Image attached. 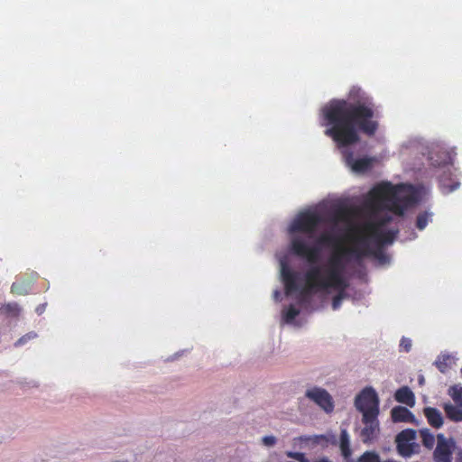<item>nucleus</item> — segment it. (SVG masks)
I'll use <instances>...</instances> for the list:
<instances>
[{"mask_svg":"<svg viewBox=\"0 0 462 462\" xmlns=\"http://www.w3.org/2000/svg\"><path fill=\"white\" fill-rule=\"evenodd\" d=\"M287 457L291 458H294L298 460L299 462H303L305 458V455L300 452H288Z\"/></svg>","mask_w":462,"mask_h":462,"instance_id":"29","label":"nucleus"},{"mask_svg":"<svg viewBox=\"0 0 462 462\" xmlns=\"http://www.w3.org/2000/svg\"><path fill=\"white\" fill-rule=\"evenodd\" d=\"M305 396L315 402L326 413H331L334 411L335 404L330 393L320 387H312L308 389Z\"/></svg>","mask_w":462,"mask_h":462,"instance_id":"8","label":"nucleus"},{"mask_svg":"<svg viewBox=\"0 0 462 462\" xmlns=\"http://www.w3.org/2000/svg\"><path fill=\"white\" fill-rule=\"evenodd\" d=\"M379 397L372 387L363 389L355 399V406L358 411L364 414L379 415Z\"/></svg>","mask_w":462,"mask_h":462,"instance_id":"5","label":"nucleus"},{"mask_svg":"<svg viewBox=\"0 0 462 462\" xmlns=\"http://www.w3.org/2000/svg\"><path fill=\"white\" fill-rule=\"evenodd\" d=\"M424 415L430 426L436 429H439L443 425V417L441 412L433 407L424 408Z\"/></svg>","mask_w":462,"mask_h":462,"instance_id":"15","label":"nucleus"},{"mask_svg":"<svg viewBox=\"0 0 462 462\" xmlns=\"http://www.w3.org/2000/svg\"><path fill=\"white\" fill-rule=\"evenodd\" d=\"M395 400L400 402L412 407L415 404V396L408 386H402L398 389L394 394Z\"/></svg>","mask_w":462,"mask_h":462,"instance_id":"14","label":"nucleus"},{"mask_svg":"<svg viewBox=\"0 0 462 462\" xmlns=\"http://www.w3.org/2000/svg\"><path fill=\"white\" fill-rule=\"evenodd\" d=\"M451 446L443 434L437 436V447L433 456L435 462H451Z\"/></svg>","mask_w":462,"mask_h":462,"instance_id":"11","label":"nucleus"},{"mask_svg":"<svg viewBox=\"0 0 462 462\" xmlns=\"http://www.w3.org/2000/svg\"><path fill=\"white\" fill-rule=\"evenodd\" d=\"M337 243V238L330 233H323L317 239L318 245H334Z\"/></svg>","mask_w":462,"mask_h":462,"instance_id":"23","label":"nucleus"},{"mask_svg":"<svg viewBox=\"0 0 462 462\" xmlns=\"http://www.w3.org/2000/svg\"><path fill=\"white\" fill-rule=\"evenodd\" d=\"M416 439V431L411 429L402 430L396 436V442H411Z\"/></svg>","mask_w":462,"mask_h":462,"instance_id":"21","label":"nucleus"},{"mask_svg":"<svg viewBox=\"0 0 462 462\" xmlns=\"http://www.w3.org/2000/svg\"><path fill=\"white\" fill-rule=\"evenodd\" d=\"M359 462H381L380 456L374 451H365L359 458Z\"/></svg>","mask_w":462,"mask_h":462,"instance_id":"25","label":"nucleus"},{"mask_svg":"<svg viewBox=\"0 0 462 462\" xmlns=\"http://www.w3.org/2000/svg\"><path fill=\"white\" fill-rule=\"evenodd\" d=\"M0 311L10 317H18L21 308L16 302L5 303L0 307Z\"/></svg>","mask_w":462,"mask_h":462,"instance_id":"19","label":"nucleus"},{"mask_svg":"<svg viewBox=\"0 0 462 462\" xmlns=\"http://www.w3.org/2000/svg\"><path fill=\"white\" fill-rule=\"evenodd\" d=\"M262 441L263 445L271 447L276 443V438L273 436H265L263 438Z\"/></svg>","mask_w":462,"mask_h":462,"instance_id":"30","label":"nucleus"},{"mask_svg":"<svg viewBox=\"0 0 462 462\" xmlns=\"http://www.w3.org/2000/svg\"><path fill=\"white\" fill-rule=\"evenodd\" d=\"M429 222V214L427 212L420 213L417 216L416 226L418 229L422 230L426 227Z\"/></svg>","mask_w":462,"mask_h":462,"instance_id":"27","label":"nucleus"},{"mask_svg":"<svg viewBox=\"0 0 462 462\" xmlns=\"http://www.w3.org/2000/svg\"><path fill=\"white\" fill-rule=\"evenodd\" d=\"M323 222L322 217L314 211L300 213L289 227L290 233H304L310 238L313 237L318 226Z\"/></svg>","mask_w":462,"mask_h":462,"instance_id":"4","label":"nucleus"},{"mask_svg":"<svg viewBox=\"0 0 462 462\" xmlns=\"http://www.w3.org/2000/svg\"><path fill=\"white\" fill-rule=\"evenodd\" d=\"M419 200L420 193L412 185L383 182L374 187L365 203L370 212V219L350 228V239L354 245L339 246L329 258L328 268L344 273V260L347 256L353 257L356 262L367 256L380 258L383 255V246L393 244L398 231H383L382 227L393 218L389 215L379 217L378 213L385 209L397 216H402L408 207L418 203Z\"/></svg>","mask_w":462,"mask_h":462,"instance_id":"1","label":"nucleus"},{"mask_svg":"<svg viewBox=\"0 0 462 462\" xmlns=\"http://www.w3.org/2000/svg\"><path fill=\"white\" fill-rule=\"evenodd\" d=\"M344 273L327 268L326 276H321V268L311 266L305 273V280L310 290L326 291L328 289L346 290L348 287Z\"/></svg>","mask_w":462,"mask_h":462,"instance_id":"3","label":"nucleus"},{"mask_svg":"<svg viewBox=\"0 0 462 462\" xmlns=\"http://www.w3.org/2000/svg\"><path fill=\"white\" fill-rule=\"evenodd\" d=\"M46 305H47L46 303H42V304H40L39 306H37L35 309L36 313L38 315H42L45 311Z\"/></svg>","mask_w":462,"mask_h":462,"instance_id":"31","label":"nucleus"},{"mask_svg":"<svg viewBox=\"0 0 462 462\" xmlns=\"http://www.w3.org/2000/svg\"><path fill=\"white\" fill-rule=\"evenodd\" d=\"M300 314V310L297 309L294 305L291 304L284 311H283V319L287 323L291 322L294 319Z\"/></svg>","mask_w":462,"mask_h":462,"instance_id":"24","label":"nucleus"},{"mask_svg":"<svg viewBox=\"0 0 462 462\" xmlns=\"http://www.w3.org/2000/svg\"><path fill=\"white\" fill-rule=\"evenodd\" d=\"M448 394L457 405H462V386L452 385L448 388Z\"/></svg>","mask_w":462,"mask_h":462,"instance_id":"22","label":"nucleus"},{"mask_svg":"<svg viewBox=\"0 0 462 462\" xmlns=\"http://www.w3.org/2000/svg\"><path fill=\"white\" fill-rule=\"evenodd\" d=\"M327 129L338 148L359 142V133L374 136L379 128V115L373 98L359 88H353L347 99H332L321 109Z\"/></svg>","mask_w":462,"mask_h":462,"instance_id":"2","label":"nucleus"},{"mask_svg":"<svg viewBox=\"0 0 462 462\" xmlns=\"http://www.w3.org/2000/svg\"><path fill=\"white\" fill-rule=\"evenodd\" d=\"M456 361L457 357L454 355L441 353L439 356H438L434 365L440 373L446 374L456 365Z\"/></svg>","mask_w":462,"mask_h":462,"instance_id":"13","label":"nucleus"},{"mask_svg":"<svg viewBox=\"0 0 462 462\" xmlns=\"http://www.w3.org/2000/svg\"><path fill=\"white\" fill-rule=\"evenodd\" d=\"M338 292L332 299V309L337 310L340 308L342 300L346 297V290H337Z\"/></svg>","mask_w":462,"mask_h":462,"instance_id":"26","label":"nucleus"},{"mask_svg":"<svg viewBox=\"0 0 462 462\" xmlns=\"http://www.w3.org/2000/svg\"><path fill=\"white\" fill-rule=\"evenodd\" d=\"M29 339L27 338V337L24 335L22 337H20L15 343H14V346H20L23 344H25Z\"/></svg>","mask_w":462,"mask_h":462,"instance_id":"32","label":"nucleus"},{"mask_svg":"<svg viewBox=\"0 0 462 462\" xmlns=\"http://www.w3.org/2000/svg\"><path fill=\"white\" fill-rule=\"evenodd\" d=\"M291 251L293 254L306 259L311 264L317 263L321 255V249L317 245L310 246L301 236L292 237Z\"/></svg>","mask_w":462,"mask_h":462,"instance_id":"6","label":"nucleus"},{"mask_svg":"<svg viewBox=\"0 0 462 462\" xmlns=\"http://www.w3.org/2000/svg\"><path fill=\"white\" fill-rule=\"evenodd\" d=\"M400 348L407 353L410 352L411 349V340L403 337L400 341Z\"/></svg>","mask_w":462,"mask_h":462,"instance_id":"28","label":"nucleus"},{"mask_svg":"<svg viewBox=\"0 0 462 462\" xmlns=\"http://www.w3.org/2000/svg\"><path fill=\"white\" fill-rule=\"evenodd\" d=\"M420 434L422 445L425 448L431 449L435 444L434 435L430 431L429 429H423V430H420Z\"/></svg>","mask_w":462,"mask_h":462,"instance_id":"20","label":"nucleus"},{"mask_svg":"<svg viewBox=\"0 0 462 462\" xmlns=\"http://www.w3.org/2000/svg\"><path fill=\"white\" fill-rule=\"evenodd\" d=\"M391 417L394 422L415 423L416 420L412 412L406 407L396 406L391 411Z\"/></svg>","mask_w":462,"mask_h":462,"instance_id":"12","label":"nucleus"},{"mask_svg":"<svg viewBox=\"0 0 462 462\" xmlns=\"http://www.w3.org/2000/svg\"><path fill=\"white\" fill-rule=\"evenodd\" d=\"M11 292L14 294H22V291L20 290V286L16 283H13L11 287Z\"/></svg>","mask_w":462,"mask_h":462,"instance_id":"33","label":"nucleus"},{"mask_svg":"<svg viewBox=\"0 0 462 462\" xmlns=\"http://www.w3.org/2000/svg\"><path fill=\"white\" fill-rule=\"evenodd\" d=\"M339 440H340L339 448H340L342 456L345 458L349 457L352 454V451L350 448L349 434H348L346 429H341Z\"/></svg>","mask_w":462,"mask_h":462,"instance_id":"17","label":"nucleus"},{"mask_svg":"<svg viewBox=\"0 0 462 462\" xmlns=\"http://www.w3.org/2000/svg\"><path fill=\"white\" fill-rule=\"evenodd\" d=\"M364 427L360 430L359 437L364 444H371L375 441L380 435V422L378 415L364 414L362 416Z\"/></svg>","mask_w":462,"mask_h":462,"instance_id":"7","label":"nucleus"},{"mask_svg":"<svg viewBox=\"0 0 462 462\" xmlns=\"http://www.w3.org/2000/svg\"><path fill=\"white\" fill-rule=\"evenodd\" d=\"M314 462H331V461L328 457H321V458L315 460Z\"/></svg>","mask_w":462,"mask_h":462,"instance_id":"36","label":"nucleus"},{"mask_svg":"<svg viewBox=\"0 0 462 462\" xmlns=\"http://www.w3.org/2000/svg\"><path fill=\"white\" fill-rule=\"evenodd\" d=\"M343 154L346 164L357 173H364L371 170L375 161L371 157L355 159L353 152L346 150L343 152Z\"/></svg>","mask_w":462,"mask_h":462,"instance_id":"9","label":"nucleus"},{"mask_svg":"<svg viewBox=\"0 0 462 462\" xmlns=\"http://www.w3.org/2000/svg\"><path fill=\"white\" fill-rule=\"evenodd\" d=\"M456 462H462V450L458 451L456 456Z\"/></svg>","mask_w":462,"mask_h":462,"instance_id":"35","label":"nucleus"},{"mask_svg":"<svg viewBox=\"0 0 462 462\" xmlns=\"http://www.w3.org/2000/svg\"><path fill=\"white\" fill-rule=\"evenodd\" d=\"M457 186H458V183H457L455 186H452L451 189H449V191H453L454 189H457Z\"/></svg>","mask_w":462,"mask_h":462,"instance_id":"37","label":"nucleus"},{"mask_svg":"<svg viewBox=\"0 0 462 462\" xmlns=\"http://www.w3.org/2000/svg\"><path fill=\"white\" fill-rule=\"evenodd\" d=\"M29 340L33 339L37 337L35 332H29L25 335Z\"/></svg>","mask_w":462,"mask_h":462,"instance_id":"34","label":"nucleus"},{"mask_svg":"<svg viewBox=\"0 0 462 462\" xmlns=\"http://www.w3.org/2000/svg\"><path fill=\"white\" fill-rule=\"evenodd\" d=\"M398 453L404 457H411L414 453L416 444L414 442H396Z\"/></svg>","mask_w":462,"mask_h":462,"instance_id":"18","label":"nucleus"},{"mask_svg":"<svg viewBox=\"0 0 462 462\" xmlns=\"http://www.w3.org/2000/svg\"><path fill=\"white\" fill-rule=\"evenodd\" d=\"M443 409L450 420L456 422L462 421V405L445 403Z\"/></svg>","mask_w":462,"mask_h":462,"instance_id":"16","label":"nucleus"},{"mask_svg":"<svg viewBox=\"0 0 462 462\" xmlns=\"http://www.w3.org/2000/svg\"><path fill=\"white\" fill-rule=\"evenodd\" d=\"M281 276L284 284L285 293L290 295L299 290V273L292 271L286 262L281 263Z\"/></svg>","mask_w":462,"mask_h":462,"instance_id":"10","label":"nucleus"}]
</instances>
